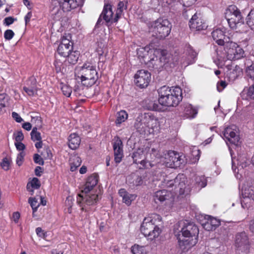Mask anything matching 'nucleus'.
<instances>
[{
    "label": "nucleus",
    "mask_w": 254,
    "mask_h": 254,
    "mask_svg": "<svg viewBox=\"0 0 254 254\" xmlns=\"http://www.w3.org/2000/svg\"><path fill=\"white\" fill-rule=\"evenodd\" d=\"M158 93L159 103L166 107H176L183 98L182 89L178 86H163L158 90Z\"/></svg>",
    "instance_id": "obj_1"
},
{
    "label": "nucleus",
    "mask_w": 254,
    "mask_h": 254,
    "mask_svg": "<svg viewBox=\"0 0 254 254\" xmlns=\"http://www.w3.org/2000/svg\"><path fill=\"white\" fill-rule=\"evenodd\" d=\"M182 239L178 238L179 244L183 250H188L195 245L199 234L197 226L193 223L186 221L182 228Z\"/></svg>",
    "instance_id": "obj_2"
},
{
    "label": "nucleus",
    "mask_w": 254,
    "mask_h": 254,
    "mask_svg": "<svg viewBox=\"0 0 254 254\" xmlns=\"http://www.w3.org/2000/svg\"><path fill=\"white\" fill-rule=\"evenodd\" d=\"M162 220L161 217L157 214H152L145 217L140 226V231L145 237L152 241L157 238L161 232L159 227Z\"/></svg>",
    "instance_id": "obj_3"
},
{
    "label": "nucleus",
    "mask_w": 254,
    "mask_h": 254,
    "mask_svg": "<svg viewBox=\"0 0 254 254\" xmlns=\"http://www.w3.org/2000/svg\"><path fill=\"white\" fill-rule=\"evenodd\" d=\"M78 76L81 79L82 84L86 87H90L94 85L98 79V72L96 68L90 63H85L81 67Z\"/></svg>",
    "instance_id": "obj_4"
},
{
    "label": "nucleus",
    "mask_w": 254,
    "mask_h": 254,
    "mask_svg": "<svg viewBox=\"0 0 254 254\" xmlns=\"http://www.w3.org/2000/svg\"><path fill=\"white\" fill-rule=\"evenodd\" d=\"M171 28L172 25L167 19L159 18L152 24L150 32L153 37L163 39L169 35Z\"/></svg>",
    "instance_id": "obj_5"
},
{
    "label": "nucleus",
    "mask_w": 254,
    "mask_h": 254,
    "mask_svg": "<svg viewBox=\"0 0 254 254\" xmlns=\"http://www.w3.org/2000/svg\"><path fill=\"white\" fill-rule=\"evenodd\" d=\"M158 120L149 113L141 114L137 117L134 127L140 134H145L149 128L153 129L157 124Z\"/></svg>",
    "instance_id": "obj_6"
},
{
    "label": "nucleus",
    "mask_w": 254,
    "mask_h": 254,
    "mask_svg": "<svg viewBox=\"0 0 254 254\" xmlns=\"http://www.w3.org/2000/svg\"><path fill=\"white\" fill-rule=\"evenodd\" d=\"M224 51L227 59L229 60H236L244 57L245 52L243 49L237 43L232 41L226 42Z\"/></svg>",
    "instance_id": "obj_7"
},
{
    "label": "nucleus",
    "mask_w": 254,
    "mask_h": 254,
    "mask_svg": "<svg viewBox=\"0 0 254 254\" xmlns=\"http://www.w3.org/2000/svg\"><path fill=\"white\" fill-rule=\"evenodd\" d=\"M80 0H63V1H61L57 6L51 9L52 14L60 17L62 14L60 7L62 8L63 11H69L76 8L80 4Z\"/></svg>",
    "instance_id": "obj_8"
},
{
    "label": "nucleus",
    "mask_w": 254,
    "mask_h": 254,
    "mask_svg": "<svg viewBox=\"0 0 254 254\" xmlns=\"http://www.w3.org/2000/svg\"><path fill=\"white\" fill-rule=\"evenodd\" d=\"M164 163L170 168H178L184 163L182 155L174 151H169L165 154Z\"/></svg>",
    "instance_id": "obj_9"
},
{
    "label": "nucleus",
    "mask_w": 254,
    "mask_h": 254,
    "mask_svg": "<svg viewBox=\"0 0 254 254\" xmlns=\"http://www.w3.org/2000/svg\"><path fill=\"white\" fill-rule=\"evenodd\" d=\"M235 246L237 250L247 253L250 249V242L248 235L245 232L238 233L235 237Z\"/></svg>",
    "instance_id": "obj_10"
},
{
    "label": "nucleus",
    "mask_w": 254,
    "mask_h": 254,
    "mask_svg": "<svg viewBox=\"0 0 254 254\" xmlns=\"http://www.w3.org/2000/svg\"><path fill=\"white\" fill-rule=\"evenodd\" d=\"M136 52L141 63L146 64L152 54L159 53L160 51L159 49H151L149 46H147L137 49Z\"/></svg>",
    "instance_id": "obj_11"
},
{
    "label": "nucleus",
    "mask_w": 254,
    "mask_h": 254,
    "mask_svg": "<svg viewBox=\"0 0 254 254\" xmlns=\"http://www.w3.org/2000/svg\"><path fill=\"white\" fill-rule=\"evenodd\" d=\"M98 199L99 195L97 194H86L84 196L79 194L77 196V203L81 207L82 210L86 211V205H93L97 202Z\"/></svg>",
    "instance_id": "obj_12"
},
{
    "label": "nucleus",
    "mask_w": 254,
    "mask_h": 254,
    "mask_svg": "<svg viewBox=\"0 0 254 254\" xmlns=\"http://www.w3.org/2000/svg\"><path fill=\"white\" fill-rule=\"evenodd\" d=\"M136 85L141 88L146 87L150 81L151 74L147 70H140L134 76Z\"/></svg>",
    "instance_id": "obj_13"
},
{
    "label": "nucleus",
    "mask_w": 254,
    "mask_h": 254,
    "mask_svg": "<svg viewBox=\"0 0 254 254\" xmlns=\"http://www.w3.org/2000/svg\"><path fill=\"white\" fill-rule=\"evenodd\" d=\"M73 50V44L68 39L63 36L57 48L58 53L61 56L65 57Z\"/></svg>",
    "instance_id": "obj_14"
},
{
    "label": "nucleus",
    "mask_w": 254,
    "mask_h": 254,
    "mask_svg": "<svg viewBox=\"0 0 254 254\" xmlns=\"http://www.w3.org/2000/svg\"><path fill=\"white\" fill-rule=\"evenodd\" d=\"M113 143V149L114 151L115 161L116 163L121 162L124 156L123 150V142L119 137L114 138Z\"/></svg>",
    "instance_id": "obj_15"
},
{
    "label": "nucleus",
    "mask_w": 254,
    "mask_h": 254,
    "mask_svg": "<svg viewBox=\"0 0 254 254\" xmlns=\"http://www.w3.org/2000/svg\"><path fill=\"white\" fill-rule=\"evenodd\" d=\"M190 28L192 31H200L206 28V23L200 18H198L196 13L194 14L189 22Z\"/></svg>",
    "instance_id": "obj_16"
},
{
    "label": "nucleus",
    "mask_w": 254,
    "mask_h": 254,
    "mask_svg": "<svg viewBox=\"0 0 254 254\" xmlns=\"http://www.w3.org/2000/svg\"><path fill=\"white\" fill-rule=\"evenodd\" d=\"M233 127H227L223 131V135L226 140L229 141L231 143L237 145L238 144L240 137L236 134L235 129Z\"/></svg>",
    "instance_id": "obj_17"
},
{
    "label": "nucleus",
    "mask_w": 254,
    "mask_h": 254,
    "mask_svg": "<svg viewBox=\"0 0 254 254\" xmlns=\"http://www.w3.org/2000/svg\"><path fill=\"white\" fill-rule=\"evenodd\" d=\"M23 90L30 96H33L37 91V81L34 76H31L26 81Z\"/></svg>",
    "instance_id": "obj_18"
},
{
    "label": "nucleus",
    "mask_w": 254,
    "mask_h": 254,
    "mask_svg": "<svg viewBox=\"0 0 254 254\" xmlns=\"http://www.w3.org/2000/svg\"><path fill=\"white\" fill-rule=\"evenodd\" d=\"M212 36L216 43L220 46L226 44V42L229 41V38L226 37L224 32L220 29H216L212 32Z\"/></svg>",
    "instance_id": "obj_19"
},
{
    "label": "nucleus",
    "mask_w": 254,
    "mask_h": 254,
    "mask_svg": "<svg viewBox=\"0 0 254 254\" xmlns=\"http://www.w3.org/2000/svg\"><path fill=\"white\" fill-rule=\"evenodd\" d=\"M111 7L110 4L105 5L101 13V16L107 23L112 24L118 21L116 20V15L114 17L113 16L114 13Z\"/></svg>",
    "instance_id": "obj_20"
},
{
    "label": "nucleus",
    "mask_w": 254,
    "mask_h": 254,
    "mask_svg": "<svg viewBox=\"0 0 254 254\" xmlns=\"http://www.w3.org/2000/svg\"><path fill=\"white\" fill-rule=\"evenodd\" d=\"M220 224V221L214 217L207 216L205 221L202 226L204 229L208 231H212L216 229Z\"/></svg>",
    "instance_id": "obj_21"
},
{
    "label": "nucleus",
    "mask_w": 254,
    "mask_h": 254,
    "mask_svg": "<svg viewBox=\"0 0 254 254\" xmlns=\"http://www.w3.org/2000/svg\"><path fill=\"white\" fill-rule=\"evenodd\" d=\"M225 18L226 19L229 26L232 29H235L237 27V25L239 23H244V19L241 13H235L233 15L232 14H229L228 16H226Z\"/></svg>",
    "instance_id": "obj_22"
},
{
    "label": "nucleus",
    "mask_w": 254,
    "mask_h": 254,
    "mask_svg": "<svg viewBox=\"0 0 254 254\" xmlns=\"http://www.w3.org/2000/svg\"><path fill=\"white\" fill-rule=\"evenodd\" d=\"M183 112L181 116L184 118L190 119L193 118L197 114V111L193 108L191 105L186 104L184 105L182 108Z\"/></svg>",
    "instance_id": "obj_23"
},
{
    "label": "nucleus",
    "mask_w": 254,
    "mask_h": 254,
    "mask_svg": "<svg viewBox=\"0 0 254 254\" xmlns=\"http://www.w3.org/2000/svg\"><path fill=\"white\" fill-rule=\"evenodd\" d=\"M146 65L150 69L159 70L162 68V64L159 61L158 54H153Z\"/></svg>",
    "instance_id": "obj_24"
},
{
    "label": "nucleus",
    "mask_w": 254,
    "mask_h": 254,
    "mask_svg": "<svg viewBox=\"0 0 254 254\" xmlns=\"http://www.w3.org/2000/svg\"><path fill=\"white\" fill-rule=\"evenodd\" d=\"M119 194L122 197L123 202L128 206L131 204L132 201L135 200L137 196L135 194H130L127 192L124 189L119 190Z\"/></svg>",
    "instance_id": "obj_25"
},
{
    "label": "nucleus",
    "mask_w": 254,
    "mask_h": 254,
    "mask_svg": "<svg viewBox=\"0 0 254 254\" xmlns=\"http://www.w3.org/2000/svg\"><path fill=\"white\" fill-rule=\"evenodd\" d=\"M184 179L183 175H178L174 180H168L166 182V186L168 188H172L175 186L178 187L180 189L182 190L185 186L184 181L181 182L182 179Z\"/></svg>",
    "instance_id": "obj_26"
},
{
    "label": "nucleus",
    "mask_w": 254,
    "mask_h": 254,
    "mask_svg": "<svg viewBox=\"0 0 254 254\" xmlns=\"http://www.w3.org/2000/svg\"><path fill=\"white\" fill-rule=\"evenodd\" d=\"M98 183L97 177L95 175L89 176L86 181L84 190L82 192H85L86 194L89 192L95 187Z\"/></svg>",
    "instance_id": "obj_27"
},
{
    "label": "nucleus",
    "mask_w": 254,
    "mask_h": 254,
    "mask_svg": "<svg viewBox=\"0 0 254 254\" xmlns=\"http://www.w3.org/2000/svg\"><path fill=\"white\" fill-rule=\"evenodd\" d=\"M133 159V162L135 164H140L144 165L145 163V156L143 150L139 149L134 152L132 156Z\"/></svg>",
    "instance_id": "obj_28"
},
{
    "label": "nucleus",
    "mask_w": 254,
    "mask_h": 254,
    "mask_svg": "<svg viewBox=\"0 0 254 254\" xmlns=\"http://www.w3.org/2000/svg\"><path fill=\"white\" fill-rule=\"evenodd\" d=\"M80 141V138L76 133H72L68 137V146L72 150L76 149L78 147Z\"/></svg>",
    "instance_id": "obj_29"
},
{
    "label": "nucleus",
    "mask_w": 254,
    "mask_h": 254,
    "mask_svg": "<svg viewBox=\"0 0 254 254\" xmlns=\"http://www.w3.org/2000/svg\"><path fill=\"white\" fill-rule=\"evenodd\" d=\"M170 193L165 190H160L155 192L154 195V199L156 202L157 201L163 202L169 199Z\"/></svg>",
    "instance_id": "obj_30"
},
{
    "label": "nucleus",
    "mask_w": 254,
    "mask_h": 254,
    "mask_svg": "<svg viewBox=\"0 0 254 254\" xmlns=\"http://www.w3.org/2000/svg\"><path fill=\"white\" fill-rule=\"evenodd\" d=\"M81 162V159L78 156L76 155L72 156L69 159L70 171L72 172L75 171L77 168L80 166Z\"/></svg>",
    "instance_id": "obj_31"
},
{
    "label": "nucleus",
    "mask_w": 254,
    "mask_h": 254,
    "mask_svg": "<svg viewBox=\"0 0 254 254\" xmlns=\"http://www.w3.org/2000/svg\"><path fill=\"white\" fill-rule=\"evenodd\" d=\"M79 53L77 51H73L72 50L70 53L68 54L65 58H66V60L69 64H75L79 58Z\"/></svg>",
    "instance_id": "obj_32"
},
{
    "label": "nucleus",
    "mask_w": 254,
    "mask_h": 254,
    "mask_svg": "<svg viewBox=\"0 0 254 254\" xmlns=\"http://www.w3.org/2000/svg\"><path fill=\"white\" fill-rule=\"evenodd\" d=\"M159 51L160 52L157 54H158L160 63L162 64L163 67L166 64L170 62V55L167 53L166 51L159 49Z\"/></svg>",
    "instance_id": "obj_33"
},
{
    "label": "nucleus",
    "mask_w": 254,
    "mask_h": 254,
    "mask_svg": "<svg viewBox=\"0 0 254 254\" xmlns=\"http://www.w3.org/2000/svg\"><path fill=\"white\" fill-rule=\"evenodd\" d=\"M127 1H121L118 3V7L116 13V20H119L123 14L124 9L127 8Z\"/></svg>",
    "instance_id": "obj_34"
},
{
    "label": "nucleus",
    "mask_w": 254,
    "mask_h": 254,
    "mask_svg": "<svg viewBox=\"0 0 254 254\" xmlns=\"http://www.w3.org/2000/svg\"><path fill=\"white\" fill-rule=\"evenodd\" d=\"M142 179L141 177L132 175L128 178V184L132 186H138L142 184Z\"/></svg>",
    "instance_id": "obj_35"
},
{
    "label": "nucleus",
    "mask_w": 254,
    "mask_h": 254,
    "mask_svg": "<svg viewBox=\"0 0 254 254\" xmlns=\"http://www.w3.org/2000/svg\"><path fill=\"white\" fill-rule=\"evenodd\" d=\"M187 53L188 54V64H190L193 63L194 61L195 58L197 56V53L190 46H189L187 47Z\"/></svg>",
    "instance_id": "obj_36"
},
{
    "label": "nucleus",
    "mask_w": 254,
    "mask_h": 254,
    "mask_svg": "<svg viewBox=\"0 0 254 254\" xmlns=\"http://www.w3.org/2000/svg\"><path fill=\"white\" fill-rule=\"evenodd\" d=\"M246 22L250 28L254 31V8L249 12L246 18Z\"/></svg>",
    "instance_id": "obj_37"
},
{
    "label": "nucleus",
    "mask_w": 254,
    "mask_h": 254,
    "mask_svg": "<svg viewBox=\"0 0 254 254\" xmlns=\"http://www.w3.org/2000/svg\"><path fill=\"white\" fill-rule=\"evenodd\" d=\"M127 117L128 115L125 111H121L118 113L116 123L117 124H121L123 122H124L127 119Z\"/></svg>",
    "instance_id": "obj_38"
},
{
    "label": "nucleus",
    "mask_w": 254,
    "mask_h": 254,
    "mask_svg": "<svg viewBox=\"0 0 254 254\" xmlns=\"http://www.w3.org/2000/svg\"><path fill=\"white\" fill-rule=\"evenodd\" d=\"M244 197H247L254 201V187H251L245 189L243 192Z\"/></svg>",
    "instance_id": "obj_39"
},
{
    "label": "nucleus",
    "mask_w": 254,
    "mask_h": 254,
    "mask_svg": "<svg viewBox=\"0 0 254 254\" xmlns=\"http://www.w3.org/2000/svg\"><path fill=\"white\" fill-rule=\"evenodd\" d=\"M240 14L241 13L240 10L235 5H231L228 6L225 12V16H228L229 15H234V14Z\"/></svg>",
    "instance_id": "obj_40"
},
{
    "label": "nucleus",
    "mask_w": 254,
    "mask_h": 254,
    "mask_svg": "<svg viewBox=\"0 0 254 254\" xmlns=\"http://www.w3.org/2000/svg\"><path fill=\"white\" fill-rule=\"evenodd\" d=\"M37 127H34L30 133L31 139L34 141L42 140L41 133L37 131Z\"/></svg>",
    "instance_id": "obj_41"
},
{
    "label": "nucleus",
    "mask_w": 254,
    "mask_h": 254,
    "mask_svg": "<svg viewBox=\"0 0 254 254\" xmlns=\"http://www.w3.org/2000/svg\"><path fill=\"white\" fill-rule=\"evenodd\" d=\"M195 182L198 187L204 188L206 186L207 181L204 176H197L195 178Z\"/></svg>",
    "instance_id": "obj_42"
},
{
    "label": "nucleus",
    "mask_w": 254,
    "mask_h": 254,
    "mask_svg": "<svg viewBox=\"0 0 254 254\" xmlns=\"http://www.w3.org/2000/svg\"><path fill=\"white\" fill-rule=\"evenodd\" d=\"M28 202L33 210V215L37 211L38 207L39 206V204H38V201L35 198L30 197L28 199Z\"/></svg>",
    "instance_id": "obj_43"
},
{
    "label": "nucleus",
    "mask_w": 254,
    "mask_h": 254,
    "mask_svg": "<svg viewBox=\"0 0 254 254\" xmlns=\"http://www.w3.org/2000/svg\"><path fill=\"white\" fill-rule=\"evenodd\" d=\"M61 90L63 94L67 97H69L72 92L71 87H70L69 85L66 84H64L62 85Z\"/></svg>",
    "instance_id": "obj_44"
},
{
    "label": "nucleus",
    "mask_w": 254,
    "mask_h": 254,
    "mask_svg": "<svg viewBox=\"0 0 254 254\" xmlns=\"http://www.w3.org/2000/svg\"><path fill=\"white\" fill-rule=\"evenodd\" d=\"M143 247L138 245H134L131 248V252L133 254H143Z\"/></svg>",
    "instance_id": "obj_45"
},
{
    "label": "nucleus",
    "mask_w": 254,
    "mask_h": 254,
    "mask_svg": "<svg viewBox=\"0 0 254 254\" xmlns=\"http://www.w3.org/2000/svg\"><path fill=\"white\" fill-rule=\"evenodd\" d=\"M246 73L251 79L254 80V64L247 68Z\"/></svg>",
    "instance_id": "obj_46"
},
{
    "label": "nucleus",
    "mask_w": 254,
    "mask_h": 254,
    "mask_svg": "<svg viewBox=\"0 0 254 254\" xmlns=\"http://www.w3.org/2000/svg\"><path fill=\"white\" fill-rule=\"evenodd\" d=\"M41 155L46 159H51L53 156L51 151L49 148H46L42 152Z\"/></svg>",
    "instance_id": "obj_47"
},
{
    "label": "nucleus",
    "mask_w": 254,
    "mask_h": 254,
    "mask_svg": "<svg viewBox=\"0 0 254 254\" xmlns=\"http://www.w3.org/2000/svg\"><path fill=\"white\" fill-rule=\"evenodd\" d=\"M238 161V166L239 167H241L242 168H244L248 164V162L247 161V159L244 158H242L241 157H239L237 159Z\"/></svg>",
    "instance_id": "obj_48"
},
{
    "label": "nucleus",
    "mask_w": 254,
    "mask_h": 254,
    "mask_svg": "<svg viewBox=\"0 0 254 254\" xmlns=\"http://www.w3.org/2000/svg\"><path fill=\"white\" fill-rule=\"evenodd\" d=\"M31 186L34 189H38L41 186L39 180L37 178H34L31 182Z\"/></svg>",
    "instance_id": "obj_49"
},
{
    "label": "nucleus",
    "mask_w": 254,
    "mask_h": 254,
    "mask_svg": "<svg viewBox=\"0 0 254 254\" xmlns=\"http://www.w3.org/2000/svg\"><path fill=\"white\" fill-rule=\"evenodd\" d=\"M14 33L12 30H6L4 33V37L6 40H10L14 36Z\"/></svg>",
    "instance_id": "obj_50"
},
{
    "label": "nucleus",
    "mask_w": 254,
    "mask_h": 254,
    "mask_svg": "<svg viewBox=\"0 0 254 254\" xmlns=\"http://www.w3.org/2000/svg\"><path fill=\"white\" fill-rule=\"evenodd\" d=\"M33 160L35 163L39 165H43L44 161L42 158L38 154H35L33 157Z\"/></svg>",
    "instance_id": "obj_51"
},
{
    "label": "nucleus",
    "mask_w": 254,
    "mask_h": 254,
    "mask_svg": "<svg viewBox=\"0 0 254 254\" xmlns=\"http://www.w3.org/2000/svg\"><path fill=\"white\" fill-rule=\"evenodd\" d=\"M25 155V153L23 151L20 152L17 155V158H16V164L19 166H20L22 165Z\"/></svg>",
    "instance_id": "obj_52"
},
{
    "label": "nucleus",
    "mask_w": 254,
    "mask_h": 254,
    "mask_svg": "<svg viewBox=\"0 0 254 254\" xmlns=\"http://www.w3.org/2000/svg\"><path fill=\"white\" fill-rule=\"evenodd\" d=\"M14 138L16 142L22 141L24 139V135L22 131H18L16 133H14Z\"/></svg>",
    "instance_id": "obj_53"
},
{
    "label": "nucleus",
    "mask_w": 254,
    "mask_h": 254,
    "mask_svg": "<svg viewBox=\"0 0 254 254\" xmlns=\"http://www.w3.org/2000/svg\"><path fill=\"white\" fill-rule=\"evenodd\" d=\"M180 2L183 4L184 6L189 7L193 4L196 0H179Z\"/></svg>",
    "instance_id": "obj_54"
},
{
    "label": "nucleus",
    "mask_w": 254,
    "mask_h": 254,
    "mask_svg": "<svg viewBox=\"0 0 254 254\" xmlns=\"http://www.w3.org/2000/svg\"><path fill=\"white\" fill-rule=\"evenodd\" d=\"M16 20V18H13L11 16H9L4 18L3 20V24L9 26L12 24L14 21Z\"/></svg>",
    "instance_id": "obj_55"
},
{
    "label": "nucleus",
    "mask_w": 254,
    "mask_h": 254,
    "mask_svg": "<svg viewBox=\"0 0 254 254\" xmlns=\"http://www.w3.org/2000/svg\"><path fill=\"white\" fill-rule=\"evenodd\" d=\"M247 96L251 99H254V84L249 88L247 92Z\"/></svg>",
    "instance_id": "obj_56"
},
{
    "label": "nucleus",
    "mask_w": 254,
    "mask_h": 254,
    "mask_svg": "<svg viewBox=\"0 0 254 254\" xmlns=\"http://www.w3.org/2000/svg\"><path fill=\"white\" fill-rule=\"evenodd\" d=\"M0 165L3 169L4 170H8L9 167V163L6 158L3 159L2 162L1 163Z\"/></svg>",
    "instance_id": "obj_57"
},
{
    "label": "nucleus",
    "mask_w": 254,
    "mask_h": 254,
    "mask_svg": "<svg viewBox=\"0 0 254 254\" xmlns=\"http://www.w3.org/2000/svg\"><path fill=\"white\" fill-rule=\"evenodd\" d=\"M227 86V83L225 81L221 80L219 83H217V88L219 92H221Z\"/></svg>",
    "instance_id": "obj_58"
},
{
    "label": "nucleus",
    "mask_w": 254,
    "mask_h": 254,
    "mask_svg": "<svg viewBox=\"0 0 254 254\" xmlns=\"http://www.w3.org/2000/svg\"><path fill=\"white\" fill-rule=\"evenodd\" d=\"M107 49L106 47H102L101 46H98V48L96 49V52L98 53V55L99 57L103 56L105 52H106Z\"/></svg>",
    "instance_id": "obj_59"
},
{
    "label": "nucleus",
    "mask_w": 254,
    "mask_h": 254,
    "mask_svg": "<svg viewBox=\"0 0 254 254\" xmlns=\"http://www.w3.org/2000/svg\"><path fill=\"white\" fill-rule=\"evenodd\" d=\"M15 145L16 149L19 151H23L25 149V145L21 141L15 142Z\"/></svg>",
    "instance_id": "obj_60"
},
{
    "label": "nucleus",
    "mask_w": 254,
    "mask_h": 254,
    "mask_svg": "<svg viewBox=\"0 0 254 254\" xmlns=\"http://www.w3.org/2000/svg\"><path fill=\"white\" fill-rule=\"evenodd\" d=\"M150 108L151 110L154 111H160L161 109L160 105L155 102L150 103Z\"/></svg>",
    "instance_id": "obj_61"
},
{
    "label": "nucleus",
    "mask_w": 254,
    "mask_h": 254,
    "mask_svg": "<svg viewBox=\"0 0 254 254\" xmlns=\"http://www.w3.org/2000/svg\"><path fill=\"white\" fill-rule=\"evenodd\" d=\"M5 106V98L3 95H0V113Z\"/></svg>",
    "instance_id": "obj_62"
},
{
    "label": "nucleus",
    "mask_w": 254,
    "mask_h": 254,
    "mask_svg": "<svg viewBox=\"0 0 254 254\" xmlns=\"http://www.w3.org/2000/svg\"><path fill=\"white\" fill-rule=\"evenodd\" d=\"M12 117L17 123H21L23 120L19 115L16 112H13L12 113Z\"/></svg>",
    "instance_id": "obj_63"
},
{
    "label": "nucleus",
    "mask_w": 254,
    "mask_h": 254,
    "mask_svg": "<svg viewBox=\"0 0 254 254\" xmlns=\"http://www.w3.org/2000/svg\"><path fill=\"white\" fill-rule=\"evenodd\" d=\"M36 232L39 237H41L42 238H45V233L44 232L43 230L40 227H38L36 229Z\"/></svg>",
    "instance_id": "obj_64"
}]
</instances>
